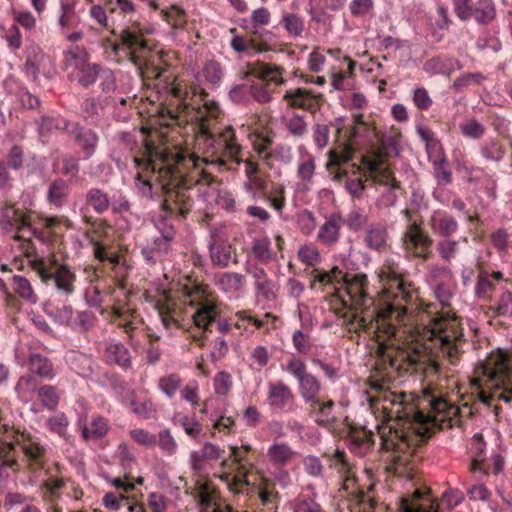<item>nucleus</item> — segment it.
<instances>
[{
	"label": "nucleus",
	"instance_id": "20",
	"mask_svg": "<svg viewBox=\"0 0 512 512\" xmlns=\"http://www.w3.org/2000/svg\"><path fill=\"white\" fill-rule=\"evenodd\" d=\"M105 358L108 363L128 369L131 366V355L128 348L118 342L109 344L105 349Z\"/></svg>",
	"mask_w": 512,
	"mask_h": 512
},
{
	"label": "nucleus",
	"instance_id": "63",
	"mask_svg": "<svg viewBox=\"0 0 512 512\" xmlns=\"http://www.w3.org/2000/svg\"><path fill=\"white\" fill-rule=\"evenodd\" d=\"M340 226H321L318 232V239L325 245H332L339 239Z\"/></svg>",
	"mask_w": 512,
	"mask_h": 512
},
{
	"label": "nucleus",
	"instance_id": "44",
	"mask_svg": "<svg viewBox=\"0 0 512 512\" xmlns=\"http://www.w3.org/2000/svg\"><path fill=\"white\" fill-rule=\"evenodd\" d=\"M6 166L14 171H19L24 166V151L21 146L13 145L6 155Z\"/></svg>",
	"mask_w": 512,
	"mask_h": 512
},
{
	"label": "nucleus",
	"instance_id": "32",
	"mask_svg": "<svg viewBox=\"0 0 512 512\" xmlns=\"http://www.w3.org/2000/svg\"><path fill=\"white\" fill-rule=\"evenodd\" d=\"M387 238L388 233L385 226H369L364 241L370 249L379 251L386 245Z\"/></svg>",
	"mask_w": 512,
	"mask_h": 512
},
{
	"label": "nucleus",
	"instance_id": "60",
	"mask_svg": "<svg viewBox=\"0 0 512 512\" xmlns=\"http://www.w3.org/2000/svg\"><path fill=\"white\" fill-rule=\"evenodd\" d=\"M292 342L299 354H308L312 348V344L309 341L308 334H305L302 330H296L292 335Z\"/></svg>",
	"mask_w": 512,
	"mask_h": 512
},
{
	"label": "nucleus",
	"instance_id": "59",
	"mask_svg": "<svg viewBox=\"0 0 512 512\" xmlns=\"http://www.w3.org/2000/svg\"><path fill=\"white\" fill-rule=\"evenodd\" d=\"M412 100L414 105L419 110L423 111L428 110L433 104V101L429 96L428 91L424 87H418L414 89Z\"/></svg>",
	"mask_w": 512,
	"mask_h": 512
},
{
	"label": "nucleus",
	"instance_id": "12",
	"mask_svg": "<svg viewBox=\"0 0 512 512\" xmlns=\"http://www.w3.org/2000/svg\"><path fill=\"white\" fill-rule=\"evenodd\" d=\"M299 159L297 165V178L303 184L305 189H309V185L313 183V177L316 170L315 157L301 145L298 147Z\"/></svg>",
	"mask_w": 512,
	"mask_h": 512
},
{
	"label": "nucleus",
	"instance_id": "15",
	"mask_svg": "<svg viewBox=\"0 0 512 512\" xmlns=\"http://www.w3.org/2000/svg\"><path fill=\"white\" fill-rule=\"evenodd\" d=\"M376 357L383 370H397L400 363L397 359L396 348L387 341L377 339Z\"/></svg>",
	"mask_w": 512,
	"mask_h": 512
},
{
	"label": "nucleus",
	"instance_id": "62",
	"mask_svg": "<svg viewBox=\"0 0 512 512\" xmlns=\"http://www.w3.org/2000/svg\"><path fill=\"white\" fill-rule=\"evenodd\" d=\"M273 156L277 161L283 164H290L293 160L292 148L289 145L278 144L273 151L269 153L266 158Z\"/></svg>",
	"mask_w": 512,
	"mask_h": 512
},
{
	"label": "nucleus",
	"instance_id": "40",
	"mask_svg": "<svg viewBox=\"0 0 512 512\" xmlns=\"http://www.w3.org/2000/svg\"><path fill=\"white\" fill-rule=\"evenodd\" d=\"M460 131L466 138L478 140L485 134V127L477 119L472 118L460 124Z\"/></svg>",
	"mask_w": 512,
	"mask_h": 512
},
{
	"label": "nucleus",
	"instance_id": "48",
	"mask_svg": "<svg viewBox=\"0 0 512 512\" xmlns=\"http://www.w3.org/2000/svg\"><path fill=\"white\" fill-rule=\"evenodd\" d=\"M243 276L235 272H226L219 279V284L226 292L238 291L242 286Z\"/></svg>",
	"mask_w": 512,
	"mask_h": 512
},
{
	"label": "nucleus",
	"instance_id": "31",
	"mask_svg": "<svg viewBox=\"0 0 512 512\" xmlns=\"http://www.w3.org/2000/svg\"><path fill=\"white\" fill-rule=\"evenodd\" d=\"M220 140L223 142L225 150L230 158L237 164H240L242 160L238 157L241 146L236 141L234 128L228 126L223 129L220 134Z\"/></svg>",
	"mask_w": 512,
	"mask_h": 512
},
{
	"label": "nucleus",
	"instance_id": "55",
	"mask_svg": "<svg viewBox=\"0 0 512 512\" xmlns=\"http://www.w3.org/2000/svg\"><path fill=\"white\" fill-rule=\"evenodd\" d=\"M286 127L294 137H303L307 133V123L304 116L294 114L287 122Z\"/></svg>",
	"mask_w": 512,
	"mask_h": 512
},
{
	"label": "nucleus",
	"instance_id": "37",
	"mask_svg": "<svg viewBox=\"0 0 512 512\" xmlns=\"http://www.w3.org/2000/svg\"><path fill=\"white\" fill-rule=\"evenodd\" d=\"M480 154L486 160L499 162L504 158L505 149L497 140L488 139L482 143Z\"/></svg>",
	"mask_w": 512,
	"mask_h": 512
},
{
	"label": "nucleus",
	"instance_id": "28",
	"mask_svg": "<svg viewBox=\"0 0 512 512\" xmlns=\"http://www.w3.org/2000/svg\"><path fill=\"white\" fill-rule=\"evenodd\" d=\"M475 21L480 25L491 23L496 17V7L493 0H478L474 4Z\"/></svg>",
	"mask_w": 512,
	"mask_h": 512
},
{
	"label": "nucleus",
	"instance_id": "41",
	"mask_svg": "<svg viewBox=\"0 0 512 512\" xmlns=\"http://www.w3.org/2000/svg\"><path fill=\"white\" fill-rule=\"evenodd\" d=\"M99 234L95 230H86L83 232L84 241L94 248V256L99 261L103 262L108 259L105 247L98 240Z\"/></svg>",
	"mask_w": 512,
	"mask_h": 512
},
{
	"label": "nucleus",
	"instance_id": "38",
	"mask_svg": "<svg viewBox=\"0 0 512 512\" xmlns=\"http://www.w3.org/2000/svg\"><path fill=\"white\" fill-rule=\"evenodd\" d=\"M427 65H433L435 72L444 76H450L454 71L462 68L461 63L456 58H448L441 60L440 58H432Z\"/></svg>",
	"mask_w": 512,
	"mask_h": 512
},
{
	"label": "nucleus",
	"instance_id": "4",
	"mask_svg": "<svg viewBox=\"0 0 512 512\" xmlns=\"http://www.w3.org/2000/svg\"><path fill=\"white\" fill-rule=\"evenodd\" d=\"M29 263L31 268L38 273L43 281H54L57 289L64 291L66 294H71L74 291L73 281L75 276L72 274L68 265L64 264L56 272H51L42 257L32 259Z\"/></svg>",
	"mask_w": 512,
	"mask_h": 512
},
{
	"label": "nucleus",
	"instance_id": "25",
	"mask_svg": "<svg viewBox=\"0 0 512 512\" xmlns=\"http://www.w3.org/2000/svg\"><path fill=\"white\" fill-rule=\"evenodd\" d=\"M163 210L165 212L162 215L163 220L172 218L174 220H180V217H184L188 213V208L183 200H179V194H171L163 204Z\"/></svg>",
	"mask_w": 512,
	"mask_h": 512
},
{
	"label": "nucleus",
	"instance_id": "26",
	"mask_svg": "<svg viewBox=\"0 0 512 512\" xmlns=\"http://www.w3.org/2000/svg\"><path fill=\"white\" fill-rule=\"evenodd\" d=\"M251 251L256 261L261 264H267L273 258L271 241L268 236L254 238L252 241Z\"/></svg>",
	"mask_w": 512,
	"mask_h": 512
},
{
	"label": "nucleus",
	"instance_id": "24",
	"mask_svg": "<svg viewBox=\"0 0 512 512\" xmlns=\"http://www.w3.org/2000/svg\"><path fill=\"white\" fill-rule=\"evenodd\" d=\"M284 99L289 102L290 106L295 108L308 111L315 109V105L312 101V93L302 88L287 91L284 95Z\"/></svg>",
	"mask_w": 512,
	"mask_h": 512
},
{
	"label": "nucleus",
	"instance_id": "35",
	"mask_svg": "<svg viewBox=\"0 0 512 512\" xmlns=\"http://www.w3.org/2000/svg\"><path fill=\"white\" fill-rule=\"evenodd\" d=\"M202 75L211 85L219 86L224 77V70L218 61L210 59L204 62Z\"/></svg>",
	"mask_w": 512,
	"mask_h": 512
},
{
	"label": "nucleus",
	"instance_id": "46",
	"mask_svg": "<svg viewBox=\"0 0 512 512\" xmlns=\"http://www.w3.org/2000/svg\"><path fill=\"white\" fill-rule=\"evenodd\" d=\"M453 11L457 18L466 22L470 20L474 15V5L472 0H452Z\"/></svg>",
	"mask_w": 512,
	"mask_h": 512
},
{
	"label": "nucleus",
	"instance_id": "10",
	"mask_svg": "<svg viewBox=\"0 0 512 512\" xmlns=\"http://www.w3.org/2000/svg\"><path fill=\"white\" fill-rule=\"evenodd\" d=\"M20 449L30 469L40 470L44 467L46 448L40 444L36 437L28 433L25 440H22Z\"/></svg>",
	"mask_w": 512,
	"mask_h": 512
},
{
	"label": "nucleus",
	"instance_id": "21",
	"mask_svg": "<svg viewBox=\"0 0 512 512\" xmlns=\"http://www.w3.org/2000/svg\"><path fill=\"white\" fill-rule=\"evenodd\" d=\"M312 276H313V279L310 284V287L312 289L315 287L316 282H318L322 285H332L335 283L343 284L348 281L347 276L343 273V271L338 266H334L329 271L315 268L312 271Z\"/></svg>",
	"mask_w": 512,
	"mask_h": 512
},
{
	"label": "nucleus",
	"instance_id": "45",
	"mask_svg": "<svg viewBox=\"0 0 512 512\" xmlns=\"http://www.w3.org/2000/svg\"><path fill=\"white\" fill-rule=\"evenodd\" d=\"M64 57L68 65L73 67L74 70L89 59L88 53L78 46L70 47L68 50L64 51Z\"/></svg>",
	"mask_w": 512,
	"mask_h": 512
},
{
	"label": "nucleus",
	"instance_id": "14",
	"mask_svg": "<svg viewBox=\"0 0 512 512\" xmlns=\"http://www.w3.org/2000/svg\"><path fill=\"white\" fill-rule=\"evenodd\" d=\"M102 65L89 62V59L75 69V74H70L69 78L76 81L80 86L88 88L96 83Z\"/></svg>",
	"mask_w": 512,
	"mask_h": 512
},
{
	"label": "nucleus",
	"instance_id": "22",
	"mask_svg": "<svg viewBox=\"0 0 512 512\" xmlns=\"http://www.w3.org/2000/svg\"><path fill=\"white\" fill-rule=\"evenodd\" d=\"M69 192L70 187L66 180L55 179L48 186L46 200L50 205L60 208L65 204Z\"/></svg>",
	"mask_w": 512,
	"mask_h": 512
},
{
	"label": "nucleus",
	"instance_id": "52",
	"mask_svg": "<svg viewBox=\"0 0 512 512\" xmlns=\"http://www.w3.org/2000/svg\"><path fill=\"white\" fill-rule=\"evenodd\" d=\"M485 80V76L480 72H468L457 77L453 82V87L456 90H461L470 86L471 84H480Z\"/></svg>",
	"mask_w": 512,
	"mask_h": 512
},
{
	"label": "nucleus",
	"instance_id": "27",
	"mask_svg": "<svg viewBox=\"0 0 512 512\" xmlns=\"http://www.w3.org/2000/svg\"><path fill=\"white\" fill-rule=\"evenodd\" d=\"M197 492H196V500L198 502V506L205 509H214L218 506L215 503V495L217 493L216 488H211L209 482H200L196 481Z\"/></svg>",
	"mask_w": 512,
	"mask_h": 512
},
{
	"label": "nucleus",
	"instance_id": "19",
	"mask_svg": "<svg viewBox=\"0 0 512 512\" xmlns=\"http://www.w3.org/2000/svg\"><path fill=\"white\" fill-rule=\"evenodd\" d=\"M85 203L95 213L103 215L110 208V197L103 189L92 187L86 192Z\"/></svg>",
	"mask_w": 512,
	"mask_h": 512
},
{
	"label": "nucleus",
	"instance_id": "56",
	"mask_svg": "<svg viewBox=\"0 0 512 512\" xmlns=\"http://www.w3.org/2000/svg\"><path fill=\"white\" fill-rule=\"evenodd\" d=\"M174 421L184 429L187 435L196 438L201 432V425L197 420H191L187 415L175 416Z\"/></svg>",
	"mask_w": 512,
	"mask_h": 512
},
{
	"label": "nucleus",
	"instance_id": "18",
	"mask_svg": "<svg viewBox=\"0 0 512 512\" xmlns=\"http://www.w3.org/2000/svg\"><path fill=\"white\" fill-rule=\"evenodd\" d=\"M30 371L40 378L51 380L55 377V370L51 360L40 354L32 353L28 359Z\"/></svg>",
	"mask_w": 512,
	"mask_h": 512
},
{
	"label": "nucleus",
	"instance_id": "7",
	"mask_svg": "<svg viewBox=\"0 0 512 512\" xmlns=\"http://www.w3.org/2000/svg\"><path fill=\"white\" fill-rule=\"evenodd\" d=\"M304 403L307 405L308 417L319 427L329 428L337 423L338 419L333 413L335 402L332 399L317 397Z\"/></svg>",
	"mask_w": 512,
	"mask_h": 512
},
{
	"label": "nucleus",
	"instance_id": "61",
	"mask_svg": "<svg viewBox=\"0 0 512 512\" xmlns=\"http://www.w3.org/2000/svg\"><path fill=\"white\" fill-rule=\"evenodd\" d=\"M69 422L64 413H59L56 416L50 417L47 420V426L50 431L57 433L59 436H65L66 428Z\"/></svg>",
	"mask_w": 512,
	"mask_h": 512
},
{
	"label": "nucleus",
	"instance_id": "58",
	"mask_svg": "<svg viewBox=\"0 0 512 512\" xmlns=\"http://www.w3.org/2000/svg\"><path fill=\"white\" fill-rule=\"evenodd\" d=\"M81 109L85 114V118L94 122L99 116L101 106L95 97H87L83 100Z\"/></svg>",
	"mask_w": 512,
	"mask_h": 512
},
{
	"label": "nucleus",
	"instance_id": "53",
	"mask_svg": "<svg viewBox=\"0 0 512 512\" xmlns=\"http://www.w3.org/2000/svg\"><path fill=\"white\" fill-rule=\"evenodd\" d=\"M232 387L231 375L226 371L218 372L214 377L215 393L220 396H226Z\"/></svg>",
	"mask_w": 512,
	"mask_h": 512
},
{
	"label": "nucleus",
	"instance_id": "54",
	"mask_svg": "<svg viewBox=\"0 0 512 512\" xmlns=\"http://www.w3.org/2000/svg\"><path fill=\"white\" fill-rule=\"evenodd\" d=\"M297 255L304 264L310 267H314L320 261L319 251L311 245L301 246Z\"/></svg>",
	"mask_w": 512,
	"mask_h": 512
},
{
	"label": "nucleus",
	"instance_id": "8",
	"mask_svg": "<svg viewBox=\"0 0 512 512\" xmlns=\"http://www.w3.org/2000/svg\"><path fill=\"white\" fill-rule=\"evenodd\" d=\"M208 248L213 265L221 268L229 265L232 247L227 243L226 237L222 235L218 226H213L210 229Z\"/></svg>",
	"mask_w": 512,
	"mask_h": 512
},
{
	"label": "nucleus",
	"instance_id": "49",
	"mask_svg": "<svg viewBox=\"0 0 512 512\" xmlns=\"http://www.w3.org/2000/svg\"><path fill=\"white\" fill-rule=\"evenodd\" d=\"M181 386V379L177 374L164 376L159 380V387L163 393L172 398Z\"/></svg>",
	"mask_w": 512,
	"mask_h": 512
},
{
	"label": "nucleus",
	"instance_id": "1",
	"mask_svg": "<svg viewBox=\"0 0 512 512\" xmlns=\"http://www.w3.org/2000/svg\"><path fill=\"white\" fill-rule=\"evenodd\" d=\"M430 325L429 339L438 340L443 357L450 364L457 365L464 352L461 347L465 342L463 329L455 322V318L450 319L449 315L440 312L431 318Z\"/></svg>",
	"mask_w": 512,
	"mask_h": 512
},
{
	"label": "nucleus",
	"instance_id": "30",
	"mask_svg": "<svg viewBox=\"0 0 512 512\" xmlns=\"http://www.w3.org/2000/svg\"><path fill=\"white\" fill-rule=\"evenodd\" d=\"M97 320L92 311H77L75 315L73 314L70 328L77 333H86L95 326Z\"/></svg>",
	"mask_w": 512,
	"mask_h": 512
},
{
	"label": "nucleus",
	"instance_id": "57",
	"mask_svg": "<svg viewBox=\"0 0 512 512\" xmlns=\"http://www.w3.org/2000/svg\"><path fill=\"white\" fill-rule=\"evenodd\" d=\"M16 97L21 104V106L25 109H35L40 106V99L33 95L27 88L21 87L18 89L16 93Z\"/></svg>",
	"mask_w": 512,
	"mask_h": 512
},
{
	"label": "nucleus",
	"instance_id": "39",
	"mask_svg": "<svg viewBox=\"0 0 512 512\" xmlns=\"http://www.w3.org/2000/svg\"><path fill=\"white\" fill-rule=\"evenodd\" d=\"M13 289L19 297L31 302L36 303L37 297L35 296L30 282L23 276H13Z\"/></svg>",
	"mask_w": 512,
	"mask_h": 512
},
{
	"label": "nucleus",
	"instance_id": "33",
	"mask_svg": "<svg viewBox=\"0 0 512 512\" xmlns=\"http://www.w3.org/2000/svg\"><path fill=\"white\" fill-rule=\"evenodd\" d=\"M271 462L285 466L293 456V451L287 443H273L267 452Z\"/></svg>",
	"mask_w": 512,
	"mask_h": 512
},
{
	"label": "nucleus",
	"instance_id": "3",
	"mask_svg": "<svg viewBox=\"0 0 512 512\" xmlns=\"http://www.w3.org/2000/svg\"><path fill=\"white\" fill-rule=\"evenodd\" d=\"M284 369L297 379L299 394L303 401L320 397L321 383L316 376L307 372V367L303 360L292 357L288 360Z\"/></svg>",
	"mask_w": 512,
	"mask_h": 512
},
{
	"label": "nucleus",
	"instance_id": "29",
	"mask_svg": "<svg viewBox=\"0 0 512 512\" xmlns=\"http://www.w3.org/2000/svg\"><path fill=\"white\" fill-rule=\"evenodd\" d=\"M229 101L237 106H246L251 102V84L234 83L227 92Z\"/></svg>",
	"mask_w": 512,
	"mask_h": 512
},
{
	"label": "nucleus",
	"instance_id": "17",
	"mask_svg": "<svg viewBox=\"0 0 512 512\" xmlns=\"http://www.w3.org/2000/svg\"><path fill=\"white\" fill-rule=\"evenodd\" d=\"M135 152L137 155L132 158L135 168L138 170L141 169L143 172L151 171L154 173L153 157L156 152L153 143L144 141Z\"/></svg>",
	"mask_w": 512,
	"mask_h": 512
},
{
	"label": "nucleus",
	"instance_id": "51",
	"mask_svg": "<svg viewBox=\"0 0 512 512\" xmlns=\"http://www.w3.org/2000/svg\"><path fill=\"white\" fill-rule=\"evenodd\" d=\"M98 79L100 80V88L103 93H111L116 89V78L114 72L107 67L102 66Z\"/></svg>",
	"mask_w": 512,
	"mask_h": 512
},
{
	"label": "nucleus",
	"instance_id": "64",
	"mask_svg": "<svg viewBox=\"0 0 512 512\" xmlns=\"http://www.w3.org/2000/svg\"><path fill=\"white\" fill-rule=\"evenodd\" d=\"M496 314L498 316H506L511 315L512 316V292L511 291H505L501 294L499 301L494 308Z\"/></svg>",
	"mask_w": 512,
	"mask_h": 512
},
{
	"label": "nucleus",
	"instance_id": "2",
	"mask_svg": "<svg viewBox=\"0 0 512 512\" xmlns=\"http://www.w3.org/2000/svg\"><path fill=\"white\" fill-rule=\"evenodd\" d=\"M175 235L174 226H164L158 231L157 235L148 240L146 245L141 248V255L145 263L149 266L162 263L171 249Z\"/></svg>",
	"mask_w": 512,
	"mask_h": 512
},
{
	"label": "nucleus",
	"instance_id": "5",
	"mask_svg": "<svg viewBox=\"0 0 512 512\" xmlns=\"http://www.w3.org/2000/svg\"><path fill=\"white\" fill-rule=\"evenodd\" d=\"M402 239L405 251L412 253L416 258H430L433 240L422 226H407Z\"/></svg>",
	"mask_w": 512,
	"mask_h": 512
},
{
	"label": "nucleus",
	"instance_id": "50",
	"mask_svg": "<svg viewBox=\"0 0 512 512\" xmlns=\"http://www.w3.org/2000/svg\"><path fill=\"white\" fill-rule=\"evenodd\" d=\"M110 207L114 214H119L123 217L131 211L130 201L122 193H116L110 197Z\"/></svg>",
	"mask_w": 512,
	"mask_h": 512
},
{
	"label": "nucleus",
	"instance_id": "13",
	"mask_svg": "<svg viewBox=\"0 0 512 512\" xmlns=\"http://www.w3.org/2000/svg\"><path fill=\"white\" fill-rule=\"evenodd\" d=\"M37 133L40 137H49L53 130H65L70 129L71 121L61 118L54 117L48 114H41L39 118L34 121Z\"/></svg>",
	"mask_w": 512,
	"mask_h": 512
},
{
	"label": "nucleus",
	"instance_id": "36",
	"mask_svg": "<svg viewBox=\"0 0 512 512\" xmlns=\"http://www.w3.org/2000/svg\"><path fill=\"white\" fill-rule=\"evenodd\" d=\"M37 397L42 406L47 410L54 411L59 404L57 389L52 385H43L37 390Z\"/></svg>",
	"mask_w": 512,
	"mask_h": 512
},
{
	"label": "nucleus",
	"instance_id": "47",
	"mask_svg": "<svg viewBox=\"0 0 512 512\" xmlns=\"http://www.w3.org/2000/svg\"><path fill=\"white\" fill-rule=\"evenodd\" d=\"M476 47L479 50L489 49L494 53H498L502 50V43L499 38L489 32H486L477 38Z\"/></svg>",
	"mask_w": 512,
	"mask_h": 512
},
{
	"label": "nucleus",
	"instance_id": "16",
	"mask_svg": "<svg viewBox=\"0 0 512 512\" xmlns=\"http://www.w3.org/2000/svg\"><path fill=\"white\" fill-rule=\"evenodd\" d=\"M216 316V305L209 300H205L200 303L193 315V320L197 327L203 328L207 332L211 331L210 326L216 321Z\"/></svg>",
	"mask_w": 512,
	"mask_h": 512
},
{
	"label": "nucleus",
	"instance_id": "42",
	"mask_svg": "<svg viewBox=\"0 0 512 512\" xmlns=\"http://www.w3.org/2000/svg\"><path fill=\"white\" fill-rule=\"evenodd\" d=\"M374 6V0H351L348 9L353 17L363 18L373 12Z\"/></svg>",
	"mask_w": 512,
	"mask_h": 512
},
{
	"label": "nucleus",
	"instance_id": "23",
	"mask_svg": "<svg viewBox=\"0 0 512 512\" xmlns=\"http://www.w3.org/2000/svg\"><path fill=\"white\" fill-rule=\"evenodd\" d=\"M351 159L352 157L350 153L346 151L338 152L335 150H330L328 152V161L326 163V168L328 170H330L332 167L337 168V171L331 172L333 181L339 182L347 177V171L341 169V166L351 161Z\"/></svg>",
	"mask_w": 512,
	"mask_h": 512
},
{
	"label": "nucleus",
	"instance_id": "43",
	"mask_svg": "<svg viewBox=\"0 0 512 512\" xmlns=\"http://www.w3.org/2000/svg\"><path fill=\"white\" fill-rule=\"evenodd\" d=\"M434 176L439 185H448L451 183L452 174L448 167V162L445 157L433 161Z\"/></svg>",
	"mask_w": 512,
	"mask_h": 512
},
{
	"label": "nucleus",
	"instance_id": "6",
	"mask_svg": "<svg viewBox=\"0 0 512 512\" xmlns=\"http://www.w3.org/2000/svg\"><path fill=\"white\" fill-rule=\"evenodd\" d=\"M114 140L117 144L111 149L110 158L117 169L124 172L129 167L130 154L140 146H138L135 133L129 131L118 132Z\"/></svg>",
	"mask_w": 512,
	"mask_h": 512
},
{
	"label": "nucleus",
	"instance_id": "34",
	"mask_svg": "<svg viewBox=\"0 0 512 512\" xmlns=\"http://www.w3.org/2000/svg\"><path fill=\"white\" fill-rule=\"evenodd\" d=\"M280 24L291 37H301L305 28L304 20L294 13H283Z\"/></svg>",
	"mask_w": 512,
	"mask_h": 512
},
{
	"label": "nucleus",
	"instance_id": "9",
	"mask_svg": "<svg viewBox=\"0 0 512 512\" xmlns=\"http://www.w3.org/2000/svg\"><path fill=\"white\" fill-rule=\"evenodd\" d=\"M67 132L74 137L76 144L81 148L83 159H90L98 147V134L94 130L81 126L76 122H71L70 129Z\"/></svg>",
	"mask_w": 512,
	"mask_h": 512
},
{
	"label": "nucleus",
	"instance_id": "11",
	"mask_svg": "<svg viewBox=\"0 0 512 512\" xmlns=\"http://www.w3.org/2000/svg\"><path fill=\"white\" fill-rule=\"evenodd\" d=\"M293 401L294 395L288 385L281 381L269 384L267 402L272 410L285 411L288 404Z\"/></svg>",
	"mask_w": 512,
	"mask_h": 512
}]
</instances>
